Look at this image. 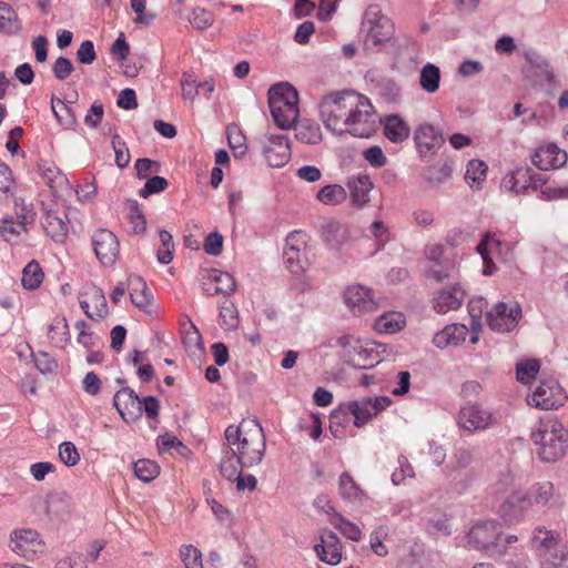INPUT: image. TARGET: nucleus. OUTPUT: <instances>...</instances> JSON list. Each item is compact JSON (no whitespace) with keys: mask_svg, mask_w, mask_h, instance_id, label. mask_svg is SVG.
<instances>
[{"mask_svg":"<svg viewBox=\"0 0 568 568\" xmlns=\"http://www.w3.org/2000/svg\"><path fill=\"white\" fill-rule=\"evenodd\" d=\"M521 316V307L517 302L497 303L487 314L489 327L498 333L513 331Z\"/></svg>","mask_w":568,"mask_h":568,"instance_id":"9d476101","label":"nucleus"},{"mask_svg":"<svg viewBox=\"0 0 568 568\" xmlns=\"http://www.w3.org/2000/svg\"><path fill=\"white\" fill-rule=\"evenodd\" d=\"M112 148L115 154V164L119 169H125L131 160L126 143L121 141L120 136L115 134L112 139Z\"/></svg>","mask_w":568,"mask_h":568,"instance_id":"13d9d810","label":"nucleus"},{"mask_svg":"<svg viewBox=\"0 0 568 568\" xmlns=\"http://www.w3.org/2000/svg\"><path fill=\"white\" fill-rule=\"evenodd\" d=\"M567 550L564 546H557L539 555L541 568H561L567 560Z\"/></svg>","mask_w":568,"mask_h":568,"instance_id":"79ce46f5","label":"nucleus"},{"mask_svg":"<svg viewBox=\"0 0 568 568\" xmlns=\"http://www.w3.org/2000/svg\"><path fill=\"white\" fill-rule=\"evenodd\" d=\"M39 170L43 182L55 196H63L72 191L69 180L54 164L42 163Z\"/></svg>","mask_w":568,"mask_h":568,"instance_id":"5701e85b","label":"nucleus"},{"mask_svg":"<svg viewBox=\"0 0 568 568\" xmlns=\"http://www.w3.org/2000/svg\"><path fill=\"white\" fill-rule=\"evenodd\" d=\"M69 220L62 211L49 209L41 219V225L45 234L57 243H63L69 233Z\"/></svg>","mask_w":568,"mask_h":568,"instance_id":"6ab92c4d","label":"nucleus"},{"mask_svg":"<svg viewBox=\"0 0 568 568\" xmlns=\"http://www.w3.org/2000/svg\"><path fill=\"white\" fill-rule=\"evenodd\" d=\"M530 438L538 447L537 455L544 463H556L566 454L568 430L552 416L540 418Z\"/></svg>","mask_w":568,"mask_h":568,"instance_id":"f03ea898","label":"nucleus"},{"mask_svg":"<svg viewBox=\"0 0 568 568\" xmlns=\"http://www.w3.org/2000/svg\"><path fill=\"white\" fill-rule=\"evenodd\" d=\"M392 404L388 396H377L375 398L364 397L349 402L347 409L354 416V425L362 427L373 417L377 416Z\"/></svg>","mask_w":568,"mask_h":568,"instance_id":"9b49d317","label":"nucleus"},{"mask_svg":"<svg viewBox=\"0 0 568 568\" xmlns=\"http://www.w3.org/2000/svg\"><path fill=\"white\" fill-rule=\"evenodd\" d=\"M355 93L334 92L322 98L318 109L320 118L327 130L337 133L345 132L348 110H352Z\"/></svg>","mask_w":568,"mask_h":568,"instance_id":"20e7f679","label":"nucleus"},{"mask_svg":"<svg viewBox=\"0 0 568 568\" xmlns=\"http://www.w3.org/2000/svg\"><path fill=\"white\" fill-rule=\"evenodd\" d=\"M351 191V199L354 205L363 207L369 202V193L373 189V182L367 174H357L351 176L347 182Z\"/></svg>","mask_w":568,"mask_h":568,"instance_id":"a878e982","label":"nucleus"},{"mask_svg":"<svg viewBox=\"0 0 568 568\" xmlns=\"http://www.w3.org/2000/svg\"><path fill=\"white\" fill-rule=\"evenodd\" d=\"M416 146L422 155L436 152L444 144L443 134L430 124L420 125L414 134Z\"/></svg>","mask_w":568,"mask_h":568,"instance_id":"412c9836","label":"nucleus"},{"mask_svg":"<svg viewBox=\"0 0 568 568\" xmlns=\"http://www.w3.org/2000/svg\"><path fill=\"white\" fill-rule=\"evenodd\" d=\"M316 199L324 205L335 206L346 201L347 193L339 184H328L317 192Z\"/></svg>","mask_w":568,"mask_h":568,"instance_id":"58836bf2","label":"nucleus"},{"mask_svg":"<svg viewBox=\"0 0 568 568\" xmlns=\"http://www.w3.org/2000/svg\"><path fill=\"white\" fill-rule=\"evenodd\" d=\"M468 328L463 324L447 325L443 331L435 334L433 343L438 348L449 345L456 346L466 339Z\"/></svg>","mask_w":568,"mask_h":568,"instance_id":"c756f323","label":"nucleus"},{"mask_svg":"<svg viewBox=\"0 0 568 568\" xmlns=\"http://www.w3.org/2000/svg\"><path fill=\"white\" fill-rule=\"evenodd\" d=\"M268 105L275 124L283 130L290 129L300 116L298 105L285 104L281 101L268 103Z\"/></svg>","mask_w":568,"mask_h":568,"instance_id":"bb28decb","label":"nucleus"},{"mask_svg":"<svg viewBox=\"0 0 568 568\" xmlns=\"http://www.w3.org/2000/svg\"><path fill=\"white\" fill-rule=\"evenodd\" d=\"M0 30L19 31L18 14L8 3L0 1Z\"/></svg>","mask_w":568,"mask_h":568,"instance_id":"3c124183","label":"nucleus"},{"mask_svg":"<svg viewBox=\"0 0 568 568\" xmlns=\"http://www.w3.org/2000/svg\"><path fill=\"white\" fill-rule=\"evenodd\" d=\"M394 33L393 21L382 12L381 8L377 4L368 6L361 26L364 50L367 52L381 51L383 45L393 39Z\"/></svg>","mask_w":568,"mask_h":568,"instance_id":"7ed1b4c3","label":"nucleus"},{"mask_svg":"<svg viewBox=\"0 0 568 568\" xmlns=\"http://www.w3.org/2000/svg\"><path fill=\"white\" fill-rule=\"evenodd\" d=\"M334 526L348 539L358 541L362 538L361 529L357 525L348 521L343 516H338Z\"/></svg>","mask_w":568,"mask_h":568,"instance_id":"e2e57ef3","label":"nucleus"},{"mask_svg":"<svg viewBox=\"0 0 568 568\" xmlns=\"http://www.w3.org/2000/svg\"><path fill=\"white\" fill-rule=\"evenodd\" d=\"M457 422L464 430L475 433L486 430L499 424V418L496 414L478 404H467L460 408Z\"/></svg>","mask_w":568,"mask_h":568,"instance_id":"6e6552de","label":"nucleus"},{"mask_svg":"<svg viewBox=\"0 0 568 568\" xmlns=\"http://www.w3.org/2000/svg\"><path fill=\"white\" fill-rule=\"evenodd\" d=\"M529 504L526 495L520 491H513L501 505L504 516L517 515Z\"/></svg>","mask_w":568,"mask_h":568,"instance_id":"de8ad7c7","label":"nucleus"},{"mask_svg":"<svg viewBox=\"0 0 568 568\" xmlns=\"http://www.w3.org/2000/svg\"><path fill=\"white\" fill-rule=\"evenodd\" d=\"M338 490L341 496L347 500H357L363 491L348 473H343L338 479Z\"/></svg>","mask_w":568,"mask_h":568,"instance_id":"c03bdc74","label":"nucleus"},{"mask_svg":"<svg viewBox=\"0 0 568 568\" xmlns=\"http://www.w3.org/2000/svg\"><path fill=\"white\" fill-rule=\"evenodd\" d=\"M452 171V165L447 162L440 165H432L425 171V179L433 186H438L450 176Z\"/></svg>","mask_w":568,"mask_h":568,"instance_id":"603ef678","label":"nucleus"},{"mask_svg":"<svg viewBox=\"0 0 568 568\" xmlns=\"http://www.w3.org/2000/svg\"><path fill=\"white\" fill-rule=\"evenodd\" d=\"M500 536L501 529L497 521H479L470 528L467 541L474 549L489 550L500 556L506 551V547L500 544Z\"/></svg>","mask_w":568,"mask_h":568,"instance_id":"0eeeda50","label":"nucleus"},{"mask_svg":"<svg viewBox=\"0 0 568 568\" xmlns=\"http://www.w3.org/2000/svg\"><path fill=\"white\" fill-rule=\"evenodd\" d=\"M227 140L229 145L234 152L235 158L243 156L246 151L247 146L245 145V136L241 133V131L237 128H229L227 129Z\"/></svg>","mask_w":568,"mask_h":568,"instance_id":"4d7b16f0","label":"nucleus"},{"mask_svg":"<svg viewBox=\"0 0 568 568\" xmlns=\"http://www.w3.org/2000/svg\"><path fill=\"white\" fill-rule=\"evenodd\" d=\"M540 369V363L538 359H526L517 363L516 365V377L521 384H528L535 379L536 375Z\"/></svg>","mask_w":568,"mask_h":568,"instance_id":"a18cd8bd","label":"nucleus"},{"mask_svg":"<svg viewBox=\"0 0 568 568\" xmlns=\"http://www.w3.org/2000/svg\"><path fill=\"white\" fill-rule=\"evenodd\" d=\"M408 125L398 115H388L384 124L385 136L394 142L400 143L409 136Z\"/></svg>","mask_w":568,"mask_h":568,"instance_id":"f704fd0d","label":"nucleus"},{"mask_svg":"<svg viewBox=\"0 0 568 568\" xmlns=\"http://www.w3.org/2000/svg\"><path fill=\"white\" fill-rule=\"evenodd\" d=\"M226 446L219 468L223 477L237 476V469L253 467L264 457L266 443L261 424L255 419L230 425L224 433Z\"/></svg>","mask_w":568,"mask_h":568,"instance_id":"f257e3e1","label":"nucleus"},{"mask_svg":"<svg viewBox=\"0 0 568 568\" xmlns=\"http://www.w3.org/2000/svg\"><path fill=\"white\" fill-rule=\"evenodd\" d=\"M168 181L159 175H154L145 182L144 186L139 191L141 197H149L154 193L164 191L168 187Z\"/></svg>","mask_w":568,"mask_h":568,"instance_id":"0e129e2a","label":"nucleus"},{"mask_svg":"<svg viewBox=\"0 0 568 568\" xmlns=\"http://www.w3.org/2000/svg\"><path fill=\"white\" fill-rule=\"evenodd\" d=\"M113 405L126 423L135 422L142 416V400L132 388L123 387L118 390Z\"/></svg>","mask_w":568,"mask_h":568,"instance_id":"4468645a","label":"nucleus"},{"mask_svg":"<svg viewBox=\"0 0 568 568\" xmlns=\"http://www.w3.org/2000/svg\"><path fill=\"white\" fill-rule=\"evenodd\" d=\"M94 253L101 264L111 266L115 263L120 243L115 234L106 229H100L92 236Z\"/></svg>","mask_w":568,"mask_h":568,"instance_id":"f8f14e48","label":"nucleus"},{"mask_svg":"<svg viewBox=\"0 0 568 568\" xmlns=\"http://www.w3.org/2000/svg\"><path fill=\"white\" fill-rule=\"evenodd\" d=\"M43 277L44 275L39 263L31 261L22 271L21 284L27 290H34L42 283Z\"/></svg>","mask_w":568,"mask_h":568,"instance_id":"37998d69","label":"nucleus"},{"mask_svg":"<svg viewBox=\"0 0 568 568\" xmlns=\"http://www.w3.org/2000/svg\"><path fill=\"white\" fill-rule=\"evenodd\" d=\"M315 551L322 561L331 566L337 565L342 559L341 541L332 531H326L321 536V544L315 545Z\"/></svg>","mask_w":568,"mask_h":568,"instance_id":"393cba45","label":"nucleus"},{"mask_svg":"<svg viewBox=\"0 0 568 568\" xmlns=\"http://www.w3.org/2000/svg\"><path fill=\"white\" fill-rule=\"evenodd\" d=\"M276 102L298 105V93L290 83H277L268 90V103Z\"/></svg>","mask_w":568,"mask_h":568,"instance_id":"c9c22d12","label":"nucleus"},{"mask_svg":"<svg viewBox=\"0 0 568 568\" xmlns=\"http://www.w3.org/2000/svg\"><path fill=\"white\" fill-rule=\"evenodd\" d=\"M405 325V318L403 314L396 312H389L381 315L374 327L377 332L384 334H394L403 328Z\"/></svg>","mask_w":568,"mask_h":568,"instance_id":"e433bc0d","label":"nucleus"},{"mask_svg":"<svg viewBox=\"0 0 568 568\" xmlns=\"http://www.w3.org/2000/svg\"><path fill=\"white\" fill-rule=\"evenodd\" d=\"M180 557L186 568H203L202 552L193 545L182 546Z\"/></svg>","mask_w":568,"mask_h":568,"instance_id":"5fc2aeb1","label":"nucleus"},{"mask_svg":"<svg viewBox=\"0 0 568 568\" xmlns=\"http://www.w3.org/2000/svg\"><path fill=\"white\" fill-rule=\"evenodd\" d=\"M14 189L16 183L11 170L4 163H0V200L11 196Z\"/></svg>","mask_w":568,"mask_h":568,"instance_id":"6e6d98bb","label":"nucleus"},{"mask_svg":"<svg viewBox=\"0 0 568 568\" xmlns=\"http://www.w3.org/2000/svg\"><path fill=\"white\" fill-rule=\"evenodd\" d=\"M59 457L67 466H75L80 460V454L71 442H63L59 446Z\"/></svg>","mask_w":568,"mask_h":568,"instance_id":"680f3d73","label":"nucleus"},{"mask_svg":"<svg viewBox=\"0 0 568 568\" xmlns=\"http://www.w3.org/2000/svg\"><path fill=\"white\" fill-rule=\"evenodd\" d=\"M220 325L224 331H235L239 326V311L235 305L224 300L220 306Z\"/></svg>","mask_w":568,"mask_h":568,"instance_id":"ea45409f","label":"nucleus"},{"mask_svg":"<svg viewBox=\"0 0 568 568\" xmlns=\"http://www.w3.org/2000/svg\"><path fill=\"white\" fill-rule=\"evenodd\" d=\"M206 280L210 283L215 284L213 288L205 287V291L209 295H215L219 293L230 295L236 288V283H235L234 277L227 272H222L219 270H211L207 273Z\"/></svg>","mask_w":568,"mask_h":568,"instance_id":"2f4dec72","label":"nucleus"},{"mask_svg":"<svg viewBox=\"0 0 568 568\" xmlns=\"http://www.w3.org/2000/svg\"><path fill=\"white\" fill-rule=\"evenodd\" d=\"M464 301V292L459 287L442 290L434 297V310L437 313L446 314L460 307Z\"/></svg>","mask_w":568,"mask_h":568,"instance_id":"cd10ccee","label":"nucleus"},{"mask_svg":"<svg viewBox=\"0 0 568 568\" xmlns=\"http://www.w3.org/2000/svg\"><path fill=\"white\" fill-rule=\"evenodd\" d=\"M322 240L334 250H339L351 237L347 224L336 220H326L321 225Z\"/></svg>","mask_w":568,"mask_h":568,"instance_id":"4be33fe9","label":"nucleus"},{"mask_svg":"<svg viewBox=\"0 0 568 568\" xmlns=\"http://www.w3.org/2000/svg\"><path fill=\"white\" fill-rule=\"evenodd\" d=\"M528 179L529 168H520L506 174L501 180L500 186L515 194L525 193L529 190Z\"/></svg>","mask_w":568,"mask_h":568,"instance_id":"473e14b6","label":"nucleus"},{"mask_svg":"<svg viewBox=\"0 0 568 568\" xmlns=\"http://www.w3.org/2000/svg\"><path fill=\"white\" fill-rule=\"evenodd\" d=\"M181 332L186 352L191 356L201 355L203 353L202 335L190 317H186V321L181 324Z\"/></svg>","mask_w":568,"mask_h":568,"instance_id":"7c9ffc66","label":"nucleus"},{"mask_svg":"<svg viewBox=\"0 0 568 568\" xmlns=\"http://www.w3.org/2000/svg\"><path fill=\"white\" fill-rule=\"evenodd\" d=\"M48 337L54 345H62L69 339V326L64 317H55L48 329Z\"/></svg>","mask_w":568,"mask_h":568,"instance_id":"09e8293b","label":"nucleus"},{"mask_svg":"<svg viewBox=\"0 0 568 568\" xmlns=\"http://www.w3.org/2000/svg\"><path fill=\"white\" fill-rule=\"evenodd\" d=\"M364 78L366 82L374 87V90L385 102L394 103L400 99L402 89L398 83L379 69L373 68L367 70Z\"/></svg>","mask_w":568,"mask_h":568,"instance_id":"2eb2a0df","label":"nucleus"},{"mask_svg":"<svg viewBox=\"0 0 568 568\" xmlns=\"http://www.w3.org/2000/svg\"><path fill=\"white\" fill-rule=\"evenodd\" d=\"M10 547L13 552L27 559H33L44 551V544L39 534L31 529L14 530L11 534Z\"/></svg>","mask_w":568,"mask_h":568,"instance_id":"ddd939ff","label":"nucleus"},{"mask_svg":"<svg viewBox=\"0 0 568 568\" xmlns=\"http://www.w3.org/2000/svg\"><path fill=\"white\" fill-rule=\"evenodd\" d=\"M369 233L376 240V250H382L385 244L390 240L389 230L382 221H374L369 225Z\"/></svg>","mask_w":568,"mask_h":568,"instance_id":"052dcab7","label":"nucleus"},{"mask_svg":"<svg viewBox=\"0 0 568 568\" xmlns=\"http://www.w3.org/2000/svg\"><path fill=\"white\" fill-rule=\"evenodd\" d=\"M133 468L135 476L144 483L152 481L160 474V466L150 459H140L135 462Z\"/></svg>","mask_w":568,"mask_h":568,"instance_id":"49530a36","label":"nucleus"},{"mask_svg":"<svg viewBox=\"0 0 568 568\" xmlns=\"http://www.w3.org/2000/svg\"><path fill=\"white\" fill-rule=\"evenodd\" d=\"M524 58L526 61L523 68L524 79L532 89L550 92L559 85L555 69L546 57L529 49L524 52Z\"/></svg>","mask_w":568,"mask_h":568,"instance_id":"39448f33","label":"nucleus"},{"mask_svg":"<svg viewBox=\"0 0 568 568\" xmlns=\"http://www.w3.org/2000/svg\"><path fill=\"white\" fill-rule=\"evenodd\" d=\"M534 547L537 549L538 555L541 551H547L558 546V537L554 531L545 527H537L532 536Z\"/></svg>","mask_w":568,"mask_h":568,"instance_id":"a19ab883","label":"nucleus"},{"mask_svg":"<svg viewBox=\"0 0 568 568\" xmlns=\"http://www.w3.org/2000/svg\"><path fill=\"white\" fill-rule=\"evenodd\" d=\"M263 154L268 165L281 168L291 158L288 140L284 134L271 135L263 145Z\"/></svg>","mask_w":568,"mask_h":568,"instance_id":"a211bd4d","label":"nucleus"},{"mask_svg":"<svg viewBox=\"0 0 568 568\" xmlns=\"http://www.w3.org/2000/svg\"><path fill=\"white\" fill-rule=\"evenodd\" d=\"M190 22L197 30H205L213 24L214 16L211 11L204 8H195L192 11Z\"/></svg>","mask_w":568,"mask_h":568,"instance_id":"bf43d9fd","label":"nucleus"},{"mask_svg":"<svg viewBox=\"0 0 568 568\" xmlns=\"http://www.w3.org/2000/svg\"><path fill=\"white\" fill-rule=\"evenodd\" d=\"M128 291L133 305L146 311L151 304L152 294L148 288L145 281L138 275H130L128 278Z\"/></svg>","mask_w":568,"mask_h":568,"instance_id":"c85d7f7f","label":"nucleus"},{"mask_svg":"<svg viewBox=\"0 0 568 568\" xmlns=\"http://www.w3.org/2000/svg\"><path fill=\"white\" fill-rule=\"evenodd\" d=\"M352 110L345 123V132L357 138H368L375 129L374 108L371 101L361 94H355Z\"/></svg>","mask_w":568,"mask_h":568,"instance_id":"423d86ee","label":"nucleus"},{"mask_svg":"<svg viewBox=\"0 0 568 568\" xmlns=\"http://www.w3.org/2000/svg\"><path fill=\"white\" fill-rule=\"evenodd\" d=\"M222 250L223 236L217 232L210 233L204 242L205 253L212 256H217L222 253Z\"/></svg>","mask_w":568,"mask_h":568,"instance_id":"774afa93","label":"nucleus"},{"mask_svg":"<svg viewBox=\"0 0 568 568\" xmlns=\"http://www.w3.org/2000/svg\"><path fill=\"white\" fill-rule=\"evenodd\" d=\"M567 399L564 388L554 379L541 381L536 390L528 396L527 403L540 409H555Z\"/></svg>","mask_w":568,"mask_h":568,"instance_id":"1a4fd4ad","label":"nucleus"},{"mask_svg":"<svg viewBox=\"0 0 568 568\" xmlns=\"http://www.w3.org/2000/svg\"><path fill=\"white\" fill-rule=\"evenodd\" d=\"M128 220L130 229L135 234H142L146 230V220L136 201H130Z\"/></svg>","mask_w":568,"mask_h":568,"instance_id":"8fccbe9b","label":"nucleus"},{"mask_svg":"<svg viewBox=\"0 0 568 568\" xmlns=\"http://www.w3.org/2000/svg\"><path fill=\"white\" fill-rule=\"evenodd\" d=\"M487 165L481 160H470L467 164L466 173H465V180L466 182L473 186L474 183H480L487 172Z\"/></svg>","mask_w":568,"mask_h":568,"instance_id":"864d4df0","label":"nucleus"},{"mask_svg":"<svg viewBox=\"0 0 568 568\" xmlns=\"http://www.w3.org/2000/svg\"><path fill=\"white\" fill-rule=\"evenodd\" d=\"M36 213L32 210L22 207L18 221L13 219H3L0 222V235L7 242L17 243L21 240V234L27 233L28 225L34 223Z\"/></svg>","mask_w":568,"mask_h":568,"instance_id":"dca6fc26","label":"nucleus"},{"mask_svg":"<svg viewBox=\"0 0 568 568\" xmlns=\"http://www.w3.org/2000/svg\"><path fill=\"white\" fill-rule=\"evenodd\" d=\"M82 296L80 306L89 318L100 321L106 317L109 313L108 304L104 293L100 287L91 285L87 287Z\"/></svg>","mask_w":568,"mask_h":568,"instance_id":"f3484780","label":"nucleus"},{"mask_svg":"<svg viewBox=\"0 0 568 568\" xmlns=\"http://www.w3.org/2000/svg\"><path fill=\"white\" fill-rule=\"evenodd\" d=\"M398 464L399 468L392 474V481L396 486L402 484L407 477L413 478L415 476L413 466L405 457H399Z\"/></svg>","mask_w":568,"mask_h":568,"instance_id":"338daca9","label":"nucleus"},{"mask_svg":"<svg viewBox=\"0 0 568 568\" xmlns=\"http://www.w3.org/2000/svg\"><path fill=\"white\" fill-rule=\"evenodd\" d=\"M345 303L355 313L373 311L376 303L373 300V293L369 288L362 285H351L344 293Z\"/></svg>","mask_w":568,"mask_h":568,"instance_id":"b1692460","label":"nucleus"},{"mask_svg":"<svg viewBox=\"0 0 568 568\" xmlns=\"http://www.w3.org/2000/svg\"><path fill=\"white\" fill-rule=\"evenodd\" d=\"M182 98L194 101L199 93V84L193 73H184L181 80Z\"/></svg>","mask_w":568,"mask_h":568,"instance_id":"69168bd1","label":"nucleus"},{"mask_svg":"<svg viewBox=\"0 0 568 568\" xmlns=\"http://www.w3.org/2000/svg\"><path fill=\"white\" fill-rule=\"evenodd\" d=\"M567 153L556 144H547L536 150L531 156L532 164L541 171L558 169L566 164Z\"/></svg>","mask_w":568,"mask_h":568,"instance_id":"aec40b11","label":"nucleus"},{"mask_svg":"<svg viewBox=\"0 0 568 568\" xmlns=\"http://www.w3.org/2000/svg\"><path fill=\"white\" fill-rule=\"evenodd\" d=\"M295 136L298 141L307 144H317L323 135L320 125L312 120H301L294 126Z\"/></svg>","mask_w":568,"mask_h":568,"instance_id":"72a5a7b5","label":"nucleus"},{"mask_svg":"<svg viewBox=\"0 0 568 568\" xmlns=\"http://www.w3.org/2000/svg\"><path fill=\"white\" fill-rule=\"evenodd\" d=\"M440 70L435 64L426 63L419 74V85L427 93H435L439 89Z\"/></svg>","mask_w":568,"mask_h":568,"instance_id":"4c0bfd02","label":"nucleus"}]
</instances>
